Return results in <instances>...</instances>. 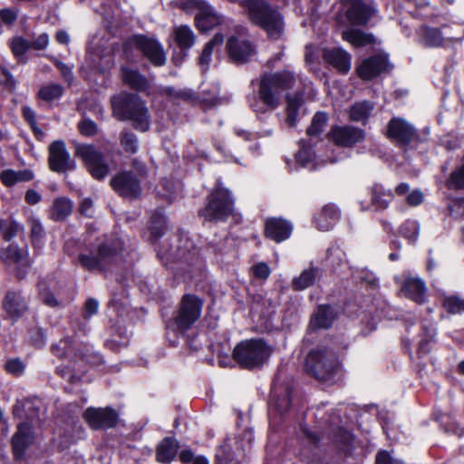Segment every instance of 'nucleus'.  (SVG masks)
<instances>
[{
  "label": "nucleus",
  "mask_w": 464,
  "mask_h": 464,
  "mask_svg": "<svg viewBox=\"0 0 464 464\" xmlns=\"http://www.w3.org/2000/svg\"><path fill=\"white\" fill-rule=\"evenodd\" d=\"M290 71L265 72L260 74L257 98L261 105H252L256 112L276 110L285 101V124L290 127Z\"/></svg>",
  "instance_id": "1"
},
{
  "label": "nucleus",
  "mask_w": 464,
  "mask_h": 464,
  "mask_svg": "<svg viewBox=\"0 0 464 464\" xmlns=\"http://www.w3.org/2000/svg\"><path fill=\"white\" fill-rule=\"evenodd\" d=\"M269 427L274 432L287 428L290 420V373L280 365L272 381L268 399Z\"/></svg>",
  "instance_id": "2"
},
{
  "label": "nucleus",
  "mask_w": 464,
  "mask_h": 464,
  "mask_svg": "<svg viewBox=\"0 0 464 464\" xmlns=\"http://www.w3.org/2000/svg\"><path fill=\"white\" fill-rule=\"evenodd\" d=\"M112 116L120 121H131L132 127L140 132L150 128V113L146 102L135 92H121L111 97Z\"/></svg>",
  "instance_id": "3"
},
{
  "label": "nucleus",
  "mask_w": 464,
  "mask_h": 464,
  "mask_svg": "<svg viewBox=\"0 0 464 464\" xmlns=\"http://www.w3.org/2000/svg\"><path fill=\"white\" fill-rule=\"evenodd\" d=\"M272 349L262 337L245 339L236 344L232 358L240 369L260 370L269 360Z\"/></svg>",
  "instance_id": "4"
},
{
  "label": "nucleus",
  "mask_w": 464,
  "mask_h": 464,
  "mask_svg": "<svg viewBox=\"0 0 464 464\" xmlns=\"http://www.w3.org/2000/svg\"><path fill=\"white\" fill-rule=\"evenodd\" d=\"M123 245L120 238H105L97 245L95 255L81 253L77 256V261L86 271L105 273L122 254Z\"/></svg>",
  "instance_id": "5"
},
{
  "label": "nucleus",
  "mask_w": 464,
  "mask_h": 464,
  "mask_svg": "<svg viewBox=\"0 0 464 464\" xmlns=\"http://www.w3.org/2000/svg\"><path fill=\"white\" fill-rule=\"evenodd\" d=\"M234 212L235 198L232 192L218 183L207 196L206 204L198 215L205 222L218 224L227 222Z\"/></svg>",
  "instance_id": "6"
},
{
  "label": "nucleus",
  "mask_w": 464,
  "mask_h": 464,
  "mask_svg": "<svg viewBox=\"0 0 464 464\" xmlns=\"http://www.w3.org/2000/svg\"><path fill=\"white\" fill-rule=\"evenodd\" d=\"M157 256L166 268L171 270L174 269L173 264L181 263L185 264L188 268H193L200 267L205 263L200 247L183 234L179 237V244L175 252L160 246L157 250Z\"/></svg>",
  "instance_id": "7"
},
{
  "label": "nucleus",
  "mask_w": 464,
  "mask_h": 464,
  "mask_svg": "<svg viewBox=\"0 0 464 464\" xmlns=\"http://www.w3.org/2000/svg\"><path fill=\"white\" fill-rule=\"evenodd\" d=\"M240 5L246 11L250 22L269 35L282 31V15L266 0H242Z\"/></svg>",
  "instance_id": "8"
},
{
  "label": "nucleus",
  "mask_w": 464,
  "mask_h": 464,
  "mask_svg": "<svg viewBox=\"0 0 464 464\" xmlns=\"http://www.w3.org/2000/svg\"><path fill=\"white\" fill-rule=\"evenodd\" d=\"M253 440L254 433L249 428L235 439L227 437L216 450L214 464H241Z\"/></svg>",
  "instance_id": "9"
},
{
  "label": "nucleus",
  "mask_w": 464,
  "mask_h": 464,
  "mask_svg": "<svg viewBox=\"0 0 464 464\" xmlns=\"http://www.w3.org/2000/svg\"><path fill=\"white\" fill-rule=\"evenodd\" d=\"M340 362L329 350H312L306 356L304 370L318 381H332L337 374Z\"/></svg>",
  "instance_id": "10"
},
{
  "label": "nucleus",
  "mask_w": 464,
  "mask_h": 464,
  "mask_svg": "<svg viewBox=\"0 0 464 464\" xmlns=\"http://www.w3.org/2000/svg\"><path fill=\"white\" fill-rule=\"evenodd\" d=\"M203 299L195 294L182 295L172 324L178 334H185L200 318L203 309Z\"/></svg>",
  "instance_id": "11"
},
{
  "label": "nucleus",
  "mask_w": 464,
  "mask_h": 464,
  "mask_svg": "<svg viewBox=\"0 0 464 464\" xmlns=\"http://www.w3.org/2000/svg\"><path fill=\"white\" fill-rule=\"evenodd\" d=\"M137 49L155 67H161L167 62L166 53L160 41L143 34H136L122 43L123 53Z\"/></svg>",
  "instance_id": "12"
},
{
  "label": "nucleus",
  "mask_w": 464,
  "mask_h": 464,
  "mask_svg": "<svg viewBox=\"0 0 464 464\" xmlns=\"http://www.w3.org/2000/svg\"><path fill=\"white\" fill-rule=\"evenodd\" d=\"M385 136L404 152L410 150L411 143L419 144L426 140L410 122L401 117H392L388 121Z\"/></svg>",
  "instance_id": "13"
},
{
  "label": "nucleus",
  "mask_w": 464,
  "mask_h": 464,
  "mask_svg": "<svg viewBox=\"0 0 464 464\" xmlns=\"http://www.w3.org/2000/svg\"><path fill=\"white\" fill-rule=\"evenodd\" d=\"M75 155L92 179L102 181L110 173V165L104 154L92 144H81L76 147Z\"/></svg>",
  "instance_id": "14"
},
{
  "label": "nucleus",
  "mask_w": 464,
  "mask_h": 464,
  "mask_svg": "<svg viewBox=\"0 0 464 464\" xmlns=\"http://www.w3.org/2000/svg\"><path fill=\"white\" fill-rule=\"evenodd\" d=\"M392 67L388 54L378 53L358 60L354 71L359 79L371 82L382 73L390 72Z\"/></svg>",
  "instance_id": "15"
},
{
  "label": "nucleus",
  "mask_w": 464,
  "mask_h": 464,
  "mask_svg": "<svg viewBox=\"0 0 464 464\" xmlns=\"http://www.w3.org/2000/svg\"><path fill=\"white\" fill-rule=\"evenodd\" d=\"M1 308L5 314L4 320H10L17 323L30 311L29 298L20 288L8 289L2 299Z\"/></svg>",
  "instance_id": "16"
},
{
  "label": "nucleus",
  "mask_w": 464,
  "mask_h": 464,
  "mask_svg": "<svg viewBox=\"0 0 464 464\" xmlns=\"http://www.w3.org/2000/svg\"><path fill=\"white\" fill-rule=\"evenodd\" d=\"M82 418L92 430H107L117 427L120 413L111 406L88 407L82 413Z\"/></svg>",
  "instance_id": "17"
},
{
  "label": "nucleus",
  "mask_w": 464,
  "mask_h": 464,
  "mask_svg": "<svg viewBox=\"0 0 464 464\" xmlns=\"http://www.w3.org/2000/svg\"><path fill=\"white\" fill-rule=\"evenodd\" d=\"M112 190L121 198L136 200L142 194L141 182L132 170H121L110 180Z\"/></svg>",
  "instance_id": "18"
},
{
  "label": "nucleus",
  "mask_w": 464,
  "mask_h": 464,
  "mask_svg": "<svg viewBox=\"0 0 464 464\" xmlns=\"http://www.w3.org/2000/svg\"><path fill=\"white\" fill-rule=\"evenodd\" d=\"M48 167L55 173H67L76 169V162L71 158L63 140L53 141L48 148Z\"/></svg>",
  "instance_id": "19"
},
{
  "label": "nucleus",
  "mask_w": 464,
  "mask_h": 464,
  "mask_svg": "<svg viewBox=\"0 0 464 464\" xmlns=\"http://www.w3.org/2000/svg\"><path fill=\"white\" fill-rule=\"evenodd\" d=\"M328 140L341 148H353L366 139L364 130L353 125H334L326 134Z\"/></svg>",
  "instance_id": "20"
},
{
  "label": "nucleus",
  "mask_w": 464,
  "mask_h": 464,
  "mask_svg": "<svg viewBox=\"0 0 464 464\" xmlns=\"http://www.w3.org/2000/svg\"><path fill=\"white\" fill-rule=\"evenodd\" d=\"M35 441L34 428L28 421H22L16 425V430L10 440L13 458L16 461L24 460L29 448Z\"/></svg>",
  "instance_id": "21"
},
{
  "label": "nucleus",
  "mask_w": 464,
  "mask_h": 464,
  "mask_svg": "<svg viewBox=\"0 0 464 464\" xmlns=\"http://www.w3.org/2000/svg\"><path fill=\"white\" fill-rule=\"evenodd\" d=\"M345 18L353 26H366L376 10L372 2L364 0H346Z\"/></svg>",
  "instance_id": "22"
},
{
  "label": "nucleus",
  "mask_w": 464,
  "mask_h": 464,
  "mask_svg": "<svg viewBox=\"0 0 464 464\" xmlns=\"http://www.w3.org/2000/svg\"><path fill=\"white\" fill-rule=\"evenodd\" d=\"M226 50L232 63L244 64L250 61L255 53V46L248 40L239 39L236 35H231L227 41Z\"/></svg>",
  "instance_id": "23"
},
{
  "label": "nucleus",
  "mask_w": 464,
  "mask_h": 464,
  "mask_svg": "<svg viewBox=\"0 0 464 464\" xmlns=\"http://www.w3.org/2000/svg\"><path fill=\"white\" fill-rule=\"evenodd\" d=\"M404 297L422 305L428 302V287L420 277L407 276L401 286Z\"/></svg>",
  "instance_id": "24"
},
{
  "label": "nucleus",
  "mask_w": 464,
  "mask_h": 464,
  "mask_svg": "<svg viewBox=\"0 0 464 464\" xmlns=\"http://www.w3.org/2000/svg\"><path fill=\"white\" fill-rule=\"evenodd\" d=\"M120 77L124 85L138 93L147 92L150 88V81L138 69L121 65L120 68Z\"/></svg>",
  "instance_id": "25"
},
{
  "label": "nucleus",
  "mask_w": 464,
  "mask_h": 464,
  "mask_svg": "<svg viewBox=\"0 0 464 464\" xmlns=\"http://www.w3.org/2000/svg\"><path fill=\"white\" fill-rule=\"evenodd\" d=\"M323 59L340 74L345 75L351 70V54L342 48L324 50Z\"/></svg>",
  "instance_id": "26"
},
{
  "label": "nucleus",
  "mask_w": 464,
  "mask_h": 464,
  "mask_svg": "<svg viewBox=\"0 0 464 464\" xmlns=\"http://www.w3.org/2000/svg\"><path fill=\"white\" fill-rule=\"evenodd\" d=\"M264 236L266 238L280 243L290 236V223L281 218H268L265 221Z\"/></svg>",
  "instance_id": "27"
},
{
  "label": "nucleus",
  "mask_w": 464,
  "mask_h": 464,
  "mask_svg": "<svg viewBox=\"0 0 464 464\" xmlns=\"http://www.w3.org/2000/svg\"><path fill=\"white\" fill-rule=\"evenodd\" d=\"M341 210L334 203L324 205L320 212L314 215L313 222L320 231H329L340 219Z\"/></svg>",
  "instance_id": "28"
},
{
  "label": "nucleus",
  "mask_w": 464,
  "mask_h": 464,
  "mask_svg": "<svg viewBox=\"0 0 464 464\" xmlns=\"http://www.w3.org/2000/svg\"><path fill=\"white\" fill-rule=\"evenodd\" d=\"M337 318L336 309L329 304H318L311 317L310 324L314 329H329Z\"/></svg>",
  "instance_id": "29"
},
{
  "label": "nucleus",
  "mask_w": 464,
  "mask_h": 464,
  "mask_svg": "<svg viewBox=\"0 0 464 464\" xmlns=\"http://www.w3.org/2000/svg\"><path fill=\"white\" fill-rule=\"evenodd\" d=\"M179 442L174 437H165L156 448V460L162 464L171 463L177 457Z\"/></svg>",
  "instance_id": "30"
},
{
  "label": "nucleus",
  "mask_w": 464,
  "mask_h": 464,
  "mask_svg": "<svg viewBox=\"0 0 464 464\" xmlns=\"http://www.w3.org/2000/svg\"><path fill=\"white\" fill-rule=\"evenodd\" d=\"M167 229V218L161 210H155L150 218L148 230L150 243H157L165 234Z\"/></svg>",
  "instance_id": "31"
},
{
  "label": "nucleus",
  "mask_w": 464,
  "mask_h": 464,
  "mask_svg": "<svg viewBox=\"0 0 464 464\" xmlns=\"http://www.w3.org/2000/svg\"><path fill=\"white\" fill-rule=\"evenodd\" d=\"M220 24V18L212 8L206 5L195 16V26L201 33H207Z\"/></svg>",
  "instance_id": "32"
},
{
  "label": "nucleus",
  "mask_w": 464,
  "mask_h": 464,
  "mask_svg": "<svg viewBox=\"0 0 464 464\" xmlns=\"http://www.w3.org/2000/svg\"><path fill=\"white\" fill-rule=\"evenodd\" d=\"M73 209L72 201L67 197H58L53 201L50 209V218L55 222L64 221Z\"/></svg>",
  "instance_id": "33"
},
{
  "label": "nucleus",
  "mask_w": 464,
  "mask_h": 464,
  "mask_svg": "<svg viewBox=\"0 0 464 464\" xmlns=\"http://www.w3.org/2000/svg\"><path fill=\"white\" fill-rule=\"evenodd\" d=\"M174 39L178 47L180 49V53L182 54L180 60L186 59L188 50L195 43V34L193 31L188 25H180L175 30Z\"/></svg>",
  "instance_id": "34"
},
{
  "label": "nucleus",
  "mask_w": 464,
  "mask_h": 464,
  "mask_svg": "<svg viewBox=\"0 0 464 464\" xmlns=\"http://www.w3.org/2000/svg\"><path fill=\"white\" fill-rule=\"evenodd\" d=\"M29 250L25 245L20 247L16 243H10L6 247L0 249V259L3 261L20 264L24 261L28 263Z\"/></svg>",
  "instance_id": "35"
},
{
  "label": "nucleus",
  "mask_w": 464,
  "mask_h": 464,
  "mask_svg": "<svg viewBox=\"0 0 464 464\" xmlns=\"http://www.w3.org/2000/svg\"><path fill=\"white\" fill-rule=\"evenodd\" d=\"M34 178V172L29 169L21 170L5 169L0 173V180L5 187H13L19 182H28Z\"/></svg>",
  "instance_id": "36"
},
{
  "label": "nucleus",
  "mask_w": 464,
  "mask_h": 464,
  "mask_svg": "<svg viewBox=\"0 0 464 464\" xmlns=\"http://www.w3.org/2000/svg\"><path fill=\"white\" fill-rule=\"evenodd\" d=\"M419 35L422 44L429 48L440 47L444 44V36L441 28L424 24L420 28Z\"/></svg>",
  "instance_id": "37"
},
{
  "label": "nucleus",
  "mask_w": 464,
  "mask_h": 464,
  "mask_svg": "<svg viewBox=\"0 0 464 464\" xmlns=\"http://www.w3.org/2000/svg\"><path fill=\"white\" fill-rule=\"evenodd\" d=\"M343 39L355 47H364L375 43V37L372 34L365 33L358 28H350L343 31Z\"/></svg>",
  "instance_id": "38"
},
{
  "label": "nucleus",
  "mask_w": 464,
  "mask_h": 464,
  "mask_svg": "<svg viewBox=\"0 0 464 464\" xmlns=\"http://www.w3.org/2000/svg\"><path fill=\"white\" fill-rule=\"evenodd\" d=\"M393 197L392 191L386 190L382 184L375 183L371 188V203L378 210L386 209Z\"/></svg>",
  "instance_id": "39"
},
{
  "label": "nucleus",
  "mask_w": 464,
  "mask_h": 464,
  "mask_svg": "<svg viewBox=\"0 0 464 464\" xmlns=\"http://www.w3.org/2000/svg\"><path fill=\"white\" fill-rule=\"evenodd\" d=\"M38 299L46 306L55 308L60 305L58 299L56 298L50 282L46 278H41L38 280L35 285Z\"/></svg>",
  "instance_id": "40"
},
{
  "label": "nucleus",
  "mask_w": 464,
  "mask_h": 464,
  "mask_svg": "<svg viewBox=\"0 0 464 464\" xmlns=\"http://www.w3.org/2000/svg\"><path fill=\"white\" fill-rule=\"evenodd\" d=\"M224 42V35L222 33H217L215 35L204 45L202 53L198 58V64L205 69H208L211 62L212 53L216 46L221 45Z\"/></svg>",
  "instance_id": "41"
},
{
  "label": "nucleus",
  "mask_w": 464,
  "mask_h": 464,
  "mask_svg": "<svg viewBox=\"0 0 464 464\" xmlns=\"http://www.w3.org/2000/svg\"><path fill=\"white\" fill-rule=\"evenodd\" d=\"M329 117L325 111H316L311 121L310 125L306 129V135L310 138H319L324 132L328 122Z\"/></svg>",
  "instance_id": "42"
},
{
  "label": "nucleus",
  "mask_w": 464,
  "mask_h": 464,
  "mask_svg": "<svg viewBox=\"0 0 464 464\" xmlns=\"http://www.w3.org/2000/svg\"><path fill=\"white\" fill-rule=\"evenodd\" d=\"M343 314L351 318H358L363 312L362 297L354 295H348L343 304Z\"/></svg>",
  "instance_id": "43"
},
{
  "label": "nucleus",
  "mask_w": 464,
  "mask_h": 464,
  "mask_svg": "<svg viewBox=\"0 0 464 464\" xmlns=\"http://www.w3.org/2000/svg\"><path fill=\"white\" fill-rule=\"evenodd\" d=\"M318 268L311 267L304 270L298 277L292 280V288L296 291L304 290L315 284Z\"/></svg>",
  "instance_id": "44"
},
{
  "label": "nucleus",
  "mask_w": 464,
  "mask_h": 464,
  "mask_svg": "<svg viewBox=\"0 0 464 464\" xmlns=\"http://www.w3.org/2000/svg\"><path fill=\"white\" fill-rule=\"evenodd\" d=\"M441 305L449 314L454 315L464 314V298H462L459 294L445 295L442 298Z\"/></svg>",
  "instance_id": "45"
},
{
  "label": "nucleus",
  "mask_w": 464,
  "mask_h": 464,
  "mask_svg": "<svg viewBox=\"0 0 464 464\" xmlns=\"http://www.w3.org/2000/svg\"><path fill=\"white\" fill-rule=\"evenodd\" d=\"M28 222L30 225V240L32 246L34 249H40L44 246V228L38 218H31Z\"/></svg>",
  "instance_id": "46"
},
{
  "label": "nucleus",
  "mask_w": 464,
  "mask_h": 464,
  "mask_svg": "<svg viewBox=\"0 0 464 464\" xmlns=\"http://www.w3.org/2000/svg\"><path fill=\"white\" fill-rule=\"evenodd\" d=\"M373 109L372 103L368 101L353 104L349 111V118L352 121H365L369 119Z\"/></svg>",
  "instance_id": "47"
},
{
  "label": "nucleus",
  "mask_w": 464,
  "mask_h": 464,
  "mask_svg": "<svg viewBox=\"0 0 464 464\" xmlns=\"http://www.w3.org/2000/svg\"><path fill=\"white\" fill-rule=\"evenodd\" d=\"M64 93V88L60 83H49L42 86L38 92L37 98L44 102H52L60 99Z\"/></svg>",
  "instance_id": "48"
},
{
  "label": "nucleus",
  "mask_w": 464,
  "mask_h": 464,
  "mask_svg": "<svg viewBox=\"0 0 464 464\" xmlns=\"http://www.w3.org/2000/svg\"><path fill=\"white\" fill-rule=\"evenodd\" d=\"M120 143L124 152L130 155L136 154L139 150L137 135L129 130H122L120 133Z\"/></svg>",
  "instance_id": "49"
},
{
  "label": "nucleus",
  "mask_w": 464,
  "mask_h": 464,
  "mask_svg": "<svg viewBox=\"0 0 464 464\" xmlns=\"http://www.w3.org/2000/svg\"><path fill=\"white\" fill-rule=\"evenodd\" d=\"M399 234L409 243H415L420 234V225L416 220L407 219L400 226Z\"/></svg>",
  "instance_id": "50"
},
{
  "label": "nucleus",
  "mask_w": 464,
  "mask_h": 464,
  "mask_svg": "<svg viewBox=\"0 0 464 464\" xmlns=\"http://www.w3.org/2000/svg\"><path fill=\"white\" fill-rule=\"evenodd\" d=\"M9 47L13 55L18 62H22L25 53L31 49L30 41L23 36H14L12 38Z\"/></svg>",
  "instance_id": "51"
},
{
  "label": "nucleus",
  "mask_w": 464,
  "mask_h": 464,
  "mask_svg": "<svg viewBox=\"0 0 464 464\" xmlns=\"http://www.w3.org/2000/svg\"><path fill=\"white\" fill-rule=\"evenodd\" d=\"M445 186L450 190L464 189V162L450 174Z\"/></svg>",
  "instance_id": "52"
},
{
  "label": "nucleus",
  "mask_w": 464,
  "mask_h": 464,
  "mask_svg": "<svg viewBox=\"0 0 464 464\" xmlns=\"http://www.w3.org/2000/svg\"><path fill=\"white\" fill-rule=\"evenodd\" d=\"M178 456L181 464H209V460L206 456L195 455L190 448L182 449Z\"/></svg>",
  "instance_id": "53"
},
{
  "label": "nucleus",
  "mask_w": 464,
  "mask_h": 464,
  "mask_svg": "<svg viewBox=\"0 0 464 464\" xmlns=\"http://www.w3.org/2000/svg\"><path fill=\"white\" fill-rule=\"evenodd\" d=\"M73 339L71 336L62 338L58 343H53L50 347V351L53 355L63 359L66 358L71 351Z\"/></svg>",
  "instance_id": "54"
},
{
  "label": "nucleus",
  "mask_w": 464,
  "mask_h": 464,
  "mask_svg": "<svg viewBox=\"0 0 464 464\" xmlns=\"http://www.w3.org/2000/svg\"><path fill=\"white\" fill-rule=\"evenodd\" d=\"M449 215L454 219H464V197L449 198L447 205Z\"/></svg>",
  "instance_id": "55"
},
{
  "label": "nucleus",
  "mask_w": 464,
  "mask_h": 464,
  "mask_svg": "<svg viewBox=\"0 0 464 464\" xmlns=\"http://www.w3.org/2000/svg\"><path fill=\"white\" fill-rule=\"evenodd\" d=\"M26 364L18 357L9 358L4 364V370L6 373L18 378L24 375Z\"/></svg>",
  "instance_id": "56"
},
{
  "label": "nucleus",
  "mask_w": 464,
  "mask_h": 464,
  "mask_svg": "<svg viewBox=\"0 0 464 464\" xmlns=\"http://www.w3.org/2000/svg\"><path fill=\"white\" fill-rule=\"evenodd\" d=\"M293 11L299 15H313L315 7L312 0H292Z\"/></svg>",
  "instance_id": "57"
},
{
  "label": "nucleus",
  "mask_w": 464,
  "mask_h": 464,
  "mask_svg": "<svg viewBox=\"0 0 464 464\" xmlns=\"http://www.w3.org/2000/svg\"><path fill=\"white\" fill-rule=\"evenodd\" d=\"M327 260L330 262V273L336 278H343L347 263L341 256H328Z\"/></svg>",
  "instance_id": "58"
},
{
  "label": "nucleus",
  "mask_w": 464,
  "mask_h": 464,
  "mask_svg": "<svg viewBox=\"0 0 464 464\" xmlns=\"http://www.w3.org/2000/svg\"><path fill=\"white\" fill-rule=\"evenodd\" d=\"M77 127L79 132L85 137H93L98 133L97 123L90 118H83L78 122Z\"/></svg>",
  "instance_id": "59"
},
{
  "label": "nucleus",
  "mask_w": 464,
  "mask_h": 464,
  "mask_svg": "<svg viewBox=\"0 0 464 464\" xmlns=\"http://www.w3.org/2000/svg\"><path fill=\"white\" fill-rule=\"evenodd\" d=\"M98 311L99 302L92 297L87 298L82 311V316L85 323H88L89 320L98 313Z\"/></svg>",
  "instance_id": "60"
},
{
  "label": "nucleus",
  "mask_w": 464,
  "mask_h": 464,
  "mask_svg": "<svg viewBox=\"0 0 464 464\" xmlns=\"http://www.w3.org/2000/svg\"><path fill=\"white\" fill-rule=\"evenodd\" d=\"M21 226L15 220H11L8 225H5L2 232V238L5 242H11L15 237L21 229Z\"/></svg>",
  "instance_id": "61"
},
{
  "label": "nucleus",
  "mask_w": 464,
  "mask_h": 464,
  "mask_svg": "<svg viewBox=\"0 0 464 464\" xmlns=\"http://www.w3.org/2000/svg\"><path fill=\"white\" fill-rule=\"evenodd\" d=\"M251 274L255 279L266 280L271 274V270L266 263L258 262L251 267Z\"/></svg>",
  "instance_id": "62"
},
{
  "label": "nucleus",
  "mask_w": 464,
  "mask_h": 464,
  "mask_svg": "<svg viewBox=\"0 0 464 464\" xmlns=\"http://www.w3.org/2000/svg\"><path fill=\"white\" fill-rule=\"evenodd\" d=\"M31 344L37 348H43L46 343V334L42 327H36L30 334Z\"/></svg>",
  "instance_id": "63"
},
{
  "label": "nucleus",
  "mask_w": 464,
  "mask_h": 464,
  "mask_svg": "<svg viewBox=\"0 0 464 464\" xmlns=\"http://www.w3.org/2000/svg\"><path fill=\"white\" fill-rule=\"evenodd\" d=\"M18 13L16 8H3L0 10V21L4 24L10 26L17 20Z\"/></svg>",
  "instance_id": "64"
}]
</instances>
